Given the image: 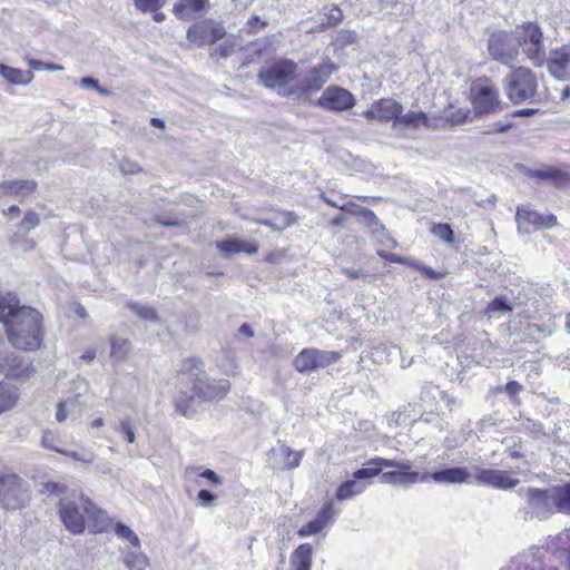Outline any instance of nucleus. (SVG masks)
<instances>
[{"mask_svg": "<svg viewBox=\"0 0 570 570\" xmlns=\"http://www.w3.org/2000/svg\"><path fill=\"white\" fill-rule=\"evenodd\" d=\"M128 308L141 321H157V312L151 306L130 303Z\"/></svg>", "mask_w": 570, "mask_h": 570, "instance_id": "obj_40", "label": "nucleus"}, {"mask_svg": "<svg viewBox=\"0 0 570 570\" xmlns=\"http://www.w3.org/2000/svg\"><path fill=\"white\" fill-rule=\"evenodd\" d=\"M114 531L119 539L127 541L134 549H140V540L131 528L122 522H116Z\"/></svg>", "mask_w": 570, "mask_h": 570, "instance_id": "obj_34", "label": "nucleus"}, {"mask_svg": "<svg viewBox=\"0 0 570 570\" xmlns=\"http://www.w3.org/2000/svg\"><path fill=\"white\" fill-rule=\"evenodd\" d=\"M402 111L403 107L401 104L393 99L384 98L375 101L363 115L367 119H375L380 121H389L391 119H395L396 125L397 118H400Z\"/></svg>", "mask_w": 570, "mask_h": 570, "instance_id": "obj_20", "label": "nucleus"}, {"mask_svg": "<svg viewBox=\"0 0 570 570\" xmlns=\"http://www.w3.org/2000/svg\"><path fill=\"white\" fill-rule=\"evenodd\" d=\"M334 517L333 505L331 502L324 504L322 509L318 511L317 517L315 518L317 521L321 522L323 528H325L330 521Z\"/></svg>", "mask_w": 570, "mask_h": 570, "instance_id": "obj_50", "label": "nucleus"}, {"mask_svg": "<svg viewBox=\"0 0 570 570\" xmlns=\"http://www.w3.org/2000/svg\"><path fill=\"white\" fill-rule=\"evenodd\" d=\"M518 41L519 48L522 47L527 58L535 67H540L546 60V48L543 45V33L539 26L528 22L515 29L513 33Z\"/></svg>", "mask_w": 570, "mask_h": 570, "instance_id": "obj_7", "label": "nucleus"}, {"mask_svg": "<svg viewBox=\"0 0 570 570\" xmlns=\"http://www.w3.org/2000/svg\"><path fill=\"white\" fill-rule=\"evenodd\" d=\"M129 350V341L125 338H115L111 341V355L121 360Z\"/></svg>", "mask_w": 570, "mask_h": 570, "instance_id": "obj_46", "label": "nucleus"}, {"mask_svg": "<svg viewBox=\"0 0 570 570\" xmlns=\"http://www.w3.org/2000/svg\"><path fill=\"white\" fill-rule=\"evenodd\" d=\"M82 510L86 513L91 531L101 533L108 531L112 525V520L107 512L97 507L91 499L81 494Z\"/></svg>", "mask_w": 570, "mask_h": 570, "instance_id": "obj_19", "label": "nucleus"}, {"mask_svg": "<svg viewBox=\"0 0 570 570\" xmlns=\"http://www.w3.org/2000/svg\"><path fill=\"white\" fill-rule=\"evenodd\" d=\"M474 471L476 482L482 485L508 490L519 484V480L512 478L508 471L482 468H475Z\"/></svg>", "mask_w": 570, "mask_h": 570, "instance_id": "obj_17", "label": "nucleus"}, {"mask_svg": "<svg viewBox=\"0 0 570 570\" xmlns=\"http://www.w3.org/2000/svg\"><path fill=\"white\" fill-rule=\"evenodd\" d=\"M444 118L453 125H460L465 121H471L473 119L472 112L466 108H458L450 107L444 111Z\"/></svg>", "mask_w": 570, "mask_h": 570, "instance_id": "obj_37", "label": "nucleus"}, {"mask_svg": "<svg viewBox=\"0 0 570 570\" xmlns=\"http://www.w3.org/2000/svg\"><path fill=\"white\" fill-rule=\"evenodd\" d=\"M13 181H3L0 184V197L13 195Z\"/></svg>", "mask_w": 570, "mask_h": 570, "instance_id": "obj_56", "label": "nucleus"}, {"mask_svg": "<svg viewBox=\"0 0 570 570\" xmlns=\"http://www.w3.org/2000/svg\"><path fill=\"white\" fill-rule=\"evenodd\" d=\"M120 169L124 174H136L140 170L139 166L136 163L129 160H122L120 163Z\"/></svg>", "mask_w": 570, "mask_h": 570, "instance_id": "obj_53", "label": "nucleus"}, {"mask_svg": "<svg viewBox=\"0 0 570 570\" xmlns=\"http://www.w3.org/2000/svg\"><path fill=\"white\" fill-rule=\"evenodd\" d=\"M471 102L475 116L497 112L501 109L499 91L487 78L478 79L472 83Z\"/></svg>", "mask_w": 570, "mask_h": 570, "instance_id": "obj_8", "label": "nucleus"}, {"mask_svg": "<svg viewBox=\"0 0 570 570\" xmlns=\"http://www.w3.org/2000/svg\"><path fill=\"white\" fill-rule=\"evenodd\" d=\"M13 181V195L26 197L32 194L37 188V183L31 179L27 180H12Z\"/></svg>", "mask_w": 570, "mask_h": 570, "instance_id": "obj_41", "label": "nucleus"}, {"mask_svg": "<svg viewBox=\"0 0 570 570\" xmlns=\"http://www.w3.org/2000/svg\"><path fill=\"white\" fill-rule=\"evenodd\" d=\"M124 563L129 570H145L148 567V559L139 549H135L126 552Z\"/></svg>", "mask_w": 570, "mask_h": 570, "instance_id": "obj_33", "label": "nucleus"}, {"mask_svg": "<svg viewBox=\"0 0 570 570\" xmlns=\"http://www.w3.org/2000/svg\"><path fill=\"white\" fill-rule=\"evenodd\" d=\"M316 105L330 111H344L354 107L355 98L348 90L342 87L330 86L316 100Z\"/></svg>", "mask_w": 570, "mask_h": 570, "instance_id": "obj_14", "label": "nucleus"}, {"mask_svg": "<svg viewBox=\"0 0 570 570\" xmlns=\"http://www.w3.org/2000/svg\"><path fill=\"white\" fill-rule=\"evenodd\" d=\"M179 373L186 376L187 382L193 383L194 395L187 396L181 392L176 397V410L184 416L195 413L193 406L195 397L200 400H215L224 397L230 389L227 380H212L205 375L204 364L199 358L189 357L181 362Z\"/></svg>", "mask_w": 570, "mask_h": 570, "instance_id": "obj_2", "label": "nucleus"}, {"mask_svg": "<svg viewBox=\"0 0 570 570\" xmlns=\"http://www.w3.org/2000/svg\"><path fill=\"white\" fill-rule=\"evenodd\" d=\"M535 75L528 68L519 67L504 79V90L513 104H521L532 99L537 94Z\"/></svg>", "mask_w": 570, "mask_h": 570, "instance_id": "obj_6", "label": "nucleus"}, {"mask_svg": "<svg viewBox=\"0 0 570 570\" xmlns=\"http://www.w3.org/2000/svg\"><path fill=\"white\" fill-rule=\"evenodd\" d=\"M518 494L527 502V508L523 510L524 520L533 518L544 520L557 512L551 487L548 489L520 488Z\"/></svg>", "mask_w": 570, "mask_h": 570, "instance_id": "obj_4", "label": "nucleus"}, {"mask_svg": "<svg viewBox=\"0 0 570 570\" xmlns=\"http://www.w3.org/2000/svg\"><path fill=\"white\" fill-rule=\"evenodd\" d=\"M0 75L8 82L13 85H28L33 79V73L31 71H22L6 65H0Z\"/></svg>", "mask_w": 570, "mask_h": 570, "instance_id": "obj_28", "label": "nucleus"}, {"mask_svg": "<svg viewBox=\"0 0 570 570\" xmlns=\"http://www.w3.org/2000/svg\"><path fill=\"white\" fill-rule=\"evenodd\" d=\"M313 547L309 543L298 546L291 556V566L295 570H311Z\"/></svg>", "mask_w": 570, "mask_h": 570, "instance_id": "obj_27", "label": "nucleus"}, {"mask_svg": "<svg viewBox=\"0 0 570 570\" xmlns=\"http://www.w3.org/2000/svg\"><path fill=\"white\" fill-rule=\"evenodd\" d=\"M41 314L30 306H18L11 294L0 304V322L7 328L9 342L20 350H35L42 341Z\"/></svg>", "mask_w": 570, "mask_h": 570, "instance_id": "obj_1", "label": "nucleus"}, {"mask_svg": "<svg viewBox=\"0 0 570 570\" xmlns=\"http://www.w3.org/2000/svg\"><path fill=\"white\" fill-rule=\"evenodd\" d=\"M167 0H132L135 8L145 13V12H156L158 11Z\"/></svg>", "mask_w": 570, "mask_h": 570, "instance_id": "obj_42", "label": "nucleus"}, {"mask_svg": "<svg viewBox=\"0 0 570 570\" xmlns=\"http://www.w3.org/2000/svg\"><path fill=\"white\" fill-rule=\"evenodd\" d=\"M321 198L327 205H330V206H332L334 208L347 212V213H350V214H352L354 216H358L362 213V210H363V207L358 206L354 202L346 200V202H344V204H338L337 200H333V199L328 198L324 193L321 194Z\"/></svg>", "mask_w": 570, "mask_h": 570, "instance_id": "obj_39", "label": "nucleus"}, {"mask_svg": "<svg viewBox=\"0 0 570 570\" xmlns=\"http://www.w3.org/2000/svg\"><path fill=\"white\" fill-rule=\"evenodd\" d=\"M372 235L374 240L387 248H393L395 246V242L385 233V229L382 225H379L372 230Z\"/></svg>", "mask_w": 570, "mask_h": 570, "instance_id": "obj_45", "label": "nucleus"}, {"mask_svg": "<svg viewBox=\"0 0 570 570\" xmlns=\"http://www.w3.org/2000/svg\"><path fill=\"white\" fill-rule=\"evenodd\" d=\"M208 8L207 0H179L175 3L173 12L179 19H191L195 13L205 11Z\"/></svg>", "mask_w": 570, "mask_h": 570, "instance_id": "obj_24", "label": "nucleus"}, {"mask_svg": "<svg viewBox=\"0 0 570 570\" xmlns=\"http://www.w3.org/2000/svg\"><path fill=\"white\" fill-rule=\"evenodd\" d=\"M529 178L547 180L554 187H564L570 183V174L551 166H544L539 169H530L527 173Z\"/></svg>", "mask_w": 570, "mask_h": 570, "instance_id": "obj_22", "label": "nucleus"}, {"mask_svg": "<svg viewBox=\"0 0 570 570\" xmlns=\"http://www.w3.org/2000/svg\"><path fill=\"white\" fill-rule=\"evenodd\" d=\"M397 124L406 128L416 129L421 126H428V117L422 111H409L404 116L397 118Z\"/></svg>", "mask_w": 570, "mask_h": 570, "instance_id": "obj_35", "label": "nucleus"}, {"mask_svg": "<svg viewBox=\"0 0 570 570\" xmlns=\"http://www.w3.org/2000/svg\"><path fill=\"white\" fill-rule=\"evenodd\" d=\"M323 529L324 528L321 524V522L317 521L316 519H314V520L309 521L308 523H306L305 525H303L298 530L297 534L301 538H306V537L320 533Z\"/></svg>", "mask_w": 570, "mask_h": 570, "instance_id": "obj_48", "label": "nucleus"}, {"mask_svg": "<svg viewBox=\"0 0 570 570\" xmlns=\"http://www.w3.org/2000/svg\"><path fill=\"white\" fill-rule=\"evenodd\" d=\"M518 229L529 234L540 228H552L557 226L558 220L553 214L542 215L532 210L529 206H520L515 216Z\"/></svg>", "mask_w": 570, "mask_h": 570, "instance_id": "obj_13", "label": "nucleus"}, {"mask_svg": "<svg viewBox=\"0 0 570 570\" xmlns=\"http://www.w3.org/2000/svg\"><path fill=\"white\" fill-rule=\"evenodd\" d=\"M225 35L226 31L224 27L212 20L200 21L190 27L187 31L188 40L197 46L215 43L223 39Z\"/></svg>", "mask_w": 570, "mask_h": 570, "instance_id": "obj_15", "label": "nucleus"}, {"mask_svg": "<svg viewBox=\"0 0 570 570\" xmlns=\"http://www.w3.org/2000/svg\"><path fill=\"white\" fill-rule=\"evenodd\" d=\"M377 254L381 256V257H384L385 259L390 261V262H394V263H402V259L396 255V254H389V255H385L383 254L382 250H377Z\"/></svg>", "mask_w": 570, "mask_h": 570, "instance_id": "obj_64", "label": "nucleus"}, {"mask_svg": "<svg viewBox=\"0 0 570 570\" xmlns=\"http://www.w3.org/2000/svg\"><path fill=\"white\" fill-rule=\"evenodd\" d=\"M360 220L366 224L368 227H377L380 224L376 215L371 210L363 208L362 213L357 216Z\"/></svg>", "mask_w": 570, "mask_h": 570, "instance_id": "obj_51", "label": "nucleus"}, {"mask_svg": "<svg viewBox=\"0 0 570 570\" xmlns=\"http://www.w3.org/2000/svg\"><path fill=\"white\" fill-rule=\"evenodd\" d=\"M216 246L219 249V252H222L225 255L236 253L254 254L258 249L255 243L246 242L237 237L218 242Z\"/></svg>", "mask_w": 570, "mask_h": 570, "instance_id": "obj_25", "label": "nucleus"}, {"mask_svg": "<svg viewBox=\"0 0 570 570\" xmlns=\"http://www.w3.org/2000/svg\"><path fill=\"white\" fill-rule=\"evenodd\" d=\"M441 400L446 404L449 410H452L453 406L456 405V400L453 396H451L444 392L441 393Z\"/></svg>", "mask_w": 570, "mask_h": 570, "instance_id": "obj_61", "label": "nucleus"}, {"mask_svg": "<svg viewBox=\"0 0 570 570\" xmlns=\"http://www.w3.org/2000/svg\"><path fill=\"white\" fill-rule=\"evenodd\" d=\"M383 468L411 469L412 463L409 460H387L384 458H374L365 463V466L354 472V479L361 481L379 475Z\"/></svg>", "mask_w": 570, "mask_h": 570, "instance_id": "obj_18", "label": "nucleus"}, {"mask_svg": "<svg viewBox=\"0 0 570 570\" xmlns=\"http://www.w3.org/2000/svg\"><path fill=\"white\" fill-rule=\"evenodd\" d=\"M337 70L338 67L328 60L322 65L312 67L299 79L295 80L294 85H291L289 94L301 99H308L309 96L318 91Z\"/></svg>", "mask_w": 570, "mask_h": 570, "instance_id": "obj_5", "label": "nucleus"}, {"mask_svg": "<svg viewBox=\"0 0 570 570\" xmlns=\"http://www.w3.org/2000/svg\"><path fill=\"white\" fill-rule=\"evenodd\" d=\"M430 480L438 483H465L469 481L470 473L464 468H450L442 471L429 473Z\"/></svg>", "mask_w": 570, "mask_h": 570, "instance_id": "obj_26", "label": "nucleus"}, {"mask_svg": "<svg viewBox=\"0 0 570 570\" xmlns=\"http://www.w3.org/2000/svg\"><path fill=\"white\" fill-rule=\"evenodd\" d=\"M19 394L16 386L0 383V414L11 410L18 402Z\"/></svg>", "mask_w": 570, "mask_h": 570, "instance_id": "obj_29", "label": "nucleus"}, {"mask_svg": "<svg viewBox=\"0 0 570 570\" xmlns=\"http://www.w3.org/2000/svg\"><path fill=\"white\" fill-rule=\"evenodd\" d=\"M512 311L511 305L505 301L503 296H497L494 299H492L487 308L485 314L489 317H493L497 314L501 313H510Z\"/></svg>", "mask_w": 570, "mask_h": 570, "instance_id": "obj_38", "label": "nucleus"}, {"mask_svg": "<svg viewBox=\"0 0 570 570\" xmlns=\"http://www.w3.org/2000/svg\"><path fill=\"white\" fill-rule=\"evenodd\" d=\"M80 402H79V394L69 397L62 402H60L57 406L56 412V420L58 422H65L70 415H72L76 412L80 413Z\"/></svg>", "mask_w": 570, "mask_h": 570, "instance_id": "obj_31", "label": "nucleus"}, {"mask_svg": "<svg viewBox=\"0 0 570 570\" xmlns=\"http://www.w3.org/2000/svg\"><path fill=\"white\" fill-rule=\"evenodd\" d=\"M283 258L282 252L271 253L266 256V261L269 263H278Z\"/></svg>", "mask_w": 570, "mask_h": 570, "instance_id": "obj_63", "label": "nucleus"}, {"mask_svg": "<svg viewBox=\"0 0 570 570\" xmlns=\"http://www.w3.org/2000/svg\"><path fill=\"white\" fill-rule=\"evenodd\" d=\"M504 390L511 395V396H515L521 390H522V386L515 382V381H511L509 382Z\"/></svg>", "mask_w": 570, "mask_h": 570, "instance_id": "obj_58", "label": "nucleus"}, {"mask_svg": "<svg viewBox=\"0 0 570 570\" xmlns=\"http://www.w3.org/2000/svg\"><path fill=\"white\" fill-rule=\"evenodd\" d=\"M488 52L493 60L512 67L519 57V41L513 32H493L488 40Z\"/></svg>", "mask_w": 570, "mask_h": 570, "instance_id": "obj_10", "label": "nucleus"}, {"mask_svg": "<svg viewBox=\"0 0 570 570\" xmlns=\"http://www.w3.org/2000/svg\"><path fill=\"white\" fill-rule=\"evenodd\" d=\"M297 65L291 60H281L263 69L258 73V80L267 88L277 89L282 95H291V86H286L294 79Z\"/></svg>", "mask_w": 570, "mask_h": 570, "instance_id": "obj_9", "label": "nucleus"}, {"mask_svg": "<svg viewBox=\"0 0 570 570\" xmlns=\"http://www.w3.org/2000/svg\"><path fill=\"white\" fill-rule=\"evenodd\" d=\"M53 442H55V436L51 434V433H46L43 436H42V445L47 449H50L53 451V449H57L55 445H53Z\"/></svg>", "mask_w": 570, "mask_h": 570, "instance_id": "obj_60", "label": "nucleus"}, {"mask_svg": "<svg viewBox=\"0 0 570 570\" xmlns=\"http://www.w3.org/2000/svg\"><path fill=\"white\" fill-rule=\"evenodd\" d=\"M411 469H399L397 471L383 472L381 478L382 482L406 488L417 482H426L430 480L429 473H422L410 471Z\"/></svg>", "mask_w": 570, "mask_h": 570, "instance_id": "obj_21", "label": "nucleus"}, {"mask_svg": "<svg viewBox=\"0 0 570 570\" xmlns=\"http://www.w3.org/2000/svg\"><path fill=\"white\" fill-rule=\"evenodd\" d=\"M82 87L98 88V81L91 77H85L80 80Z\"/></svg>", "mask_w": 570, "mask_h": 570, "instance_id": "obj_62", "label": "nucleus"}, {"mask_svg": "<svg viewBox=\"0 0 570 570\" xmlns=\"http://www.w3.org/2000/svg\"><path fill=\"white\" fill-rule=\"evenodd\" d=\"M233 48V46L224 43L215 49V53H218L220 57L226 58L232 53Z\"/></svg>", "mask_w": 570, "mask_h": 570, "instance_id": "obj_59", "label": "nucleus"}, {"mask_svg": "<svg viewBox=\"0 0 570 570\" xmlns=\"http://www.w3.org/2000/svg\"><path fill=\"white\" fill-rule=\"evenodd\" d=\"M202 476L207 479V480H209L210 482H213L216 485H220L222 484L220 478L213 470H209V469L205 470L202 473Z\"/></svg>", "mask_w": 570, "mask_h": 570, "instance_id": "obj_57", "label": "nucleus"}, {"mask_svg": "<svg viewBox=\"0 0 570 570\" xmlns=\"http://www.w3.org/2000/svg\"><path fill=\"white\" fill-rule=\"evenodd\" d=\"M41 492L59 498L58 514L67 531L76 535L83 533L86 529V513L82 510V493L78 497L75 493L67 495V485L53 481L43 483Z\"/></svg>", "mask_w": 570, "mask_h": 570, "instance_id": "obj_3", "label": "nucleus"}, {"mask_svg": "<svg viewBox=\"0 0 570 570\" xmlns=\"http://www.w3.org/2000/svg\"><path fill=\"white\" fill-rule=\"evenodd\" d=\"M279 455L283 458L284 468L287 470L295 469L299 465L301 460L304 455L303 451H294L287 445H281Z\"/></svg>", "mask_w": 570, "mask_h": 570, "instance_id": "obj_36", "label": "nucleus"}, {"mask_svg": "<svg viewBox=\"0 0 570 570\" xmlns=\"http://www.w3.org/2000/svg\"><path fill=\"white\" fill-rule=\"evenodd\" d=\"M242 217L244 219H250L256 224L267 226L273 230H283L288 226L297 223V217L292 212H278L276 213L275 218L273 220L250 216L249 214H243Z\"/></svg>", "mask_w": 570, "mask_h": 570, "instance_id": "obj_23", "label": "nucleus"}, {"mask_svg": "<svg viewBox=\"0 0 570 570\" xmlns=\"http://www.w3.org/2000/svg\"><path fill=\"white\" fill-rule=\"evenodd\" d=\"M547 66L553 78L570 80V43L550 50Z\"/></svg>", "mask_w": 570, "mask_h": 570, "instance_id": "obj_16", "label": "nucleus"}, {"mask_svg": "<svg viewBox=\"0 0 570 570\" xmlns=\"http://www.w3.org/2000/svg\"><path fill=\"white\" fill-rule=\"evenodd\" d=\"M366 489V484L358 482V480H348L343 482L335 494V498L340 501H344L353 498L356 494H361Z\"/></svg>", "mask_w": 570, "mask_h": 570, "instance_id": "obj_30", "label": "nucleus"}, {"mask_svg": "<svg viewBox=\"0 0 570 570\" xmlns=\"http://www.w3.org/2000/svg\"><path fill=\"white\" fill-rule=\"evenodd\" d=\"M53 451H56L60 454H63V455L72 459L73 461H79V462H82L86 464H90L95 460V455L92 453H79L76 451H68V450H62V449H53Z\"/></svg>", "mask_w": 570, "mask_h": 570, "instance_id": "obj_47", "label": "nucleus"}, {"mask_svg": "<svg viewBox=\"0 0 570 570\" xmlns=\"http://www.w3.org/2000/svg\"><path fill=\"white\" fill-rule=\"evenodd\" d=\"M557 511H570V483L551 487Z\"/></svg>", "mask_w": 570, "mask_h": 570, "instance_id": "obj_32", "label": "nucleus"}, {"mask_svg": "<svg viewBox=\"0 0 570 570\" xmlns=\"http://www.w3.org/2000/svg\"><path fill=\"white\" fill-rule=\"evenodd\" d=\"M431 233L448 244L453 243V230L448 224H434Z\"/></svg>", "mask_w": 570, "mask_h": 570, "instance_id": "obj_43", "label": "nucleus"}, {"mask_svg": "<svg viewBox=\"0 0 570 570\" xmlns=\"http://www.w3.org/2000/svg\"><path fill=\"white\" fill-rule=\"evenodd\" d=\"M28 495L22 481L17 475H0V501L7 509L21 508Z\"/></svg>", "mask_w": 570, "mask_h": 570, "instance_id": "obj_12", "label": "nucleus"}, {"mask_svg": "<svg viewBox=\"0 0 570 570\" xmlns=\"http://www.w3.org/2000/svg\"><path fill=\"white\" fill-rule=\"evenodd\" d=\"M39 223L40 219L38 214H36L32 210H29L21 220L20 226L23 228L26 233H29L30 230L36 228L39 225Z\"/></svg>", "mask_w": 570, "mask_h": 570, "instance_id": "obj_49", "label": "nucleus"}, {"mask_svg": "<svg viewBox=\"0 0 570 570\" xmlns=\"http://www.w3.org/2000/svg\"><path fill=\"white\" fill-rule=\"evenodd\" d=\"M328 19L333 21V23H338L343 19V12L337 7H332L328 11Z\"/></svg>", "mask_w": 570, "mask_h": 570, "instance_id": "obj_55", "label": "nucleus"}, {"mask_svg": "<svg viewBox=\"0 0 570 570\" xmlns=\"http://www.w3.org/2000/svg\"><path fill=\"white\" fill-rule=\"evenodd\" d=\"M340 358L341 354L338 352L304 348L294 358L293 365L297 372L307 373L334 364Z\"/></svg>", "mask_w": 570, "mask_h": 570, "instance_id": "obj_11", "label": "nucleus"}, {"mask_svg": "<svg viewBox=\"0 0 570 570\" xmlns=\"http://www.w3.org/2000/svg\"><path fill=\"white\" fill-rule=\"evenodd\" d=\"M197 498H198V501L200 502V504H203V505L210 504L215 499V497L207 490H200L198 492Z\"/></svg>", "mask_w": 570, "mask_h": 570, "instance_id": "obj_54", "label": "nucleus"}, {"mask_svg": "<svg viewBox=\"0 0 570 570\" xmlns=\"http://www.w3.org/2000/svg\"><path fill=\"white\" fill-rule=\"evenodd\" d=\"M32 372H33L32 366L30 364H27L21 370H19V368H10L8 375H10L12 377L21 379V377L30 376Z\"/></svg>", "mask_w": 570, "mask_h": 570, "instance_id": "obj_52", "label": "nucleus"}, {"mask_svg": "<svg viewBox=\"0 0 570 570\" xmlns=\"http://www.w3.org/2000/svg\"><path fill=\"white\" fill-rule=\"evenodd\" d=\"M115 431L124 434L128 443H134L136 440L135 430L129 417L122 419L116 426Z\"/></svg>", "mask_w": 570, "mask_h": 570, "instance_id": "obj_44", "label": "nucleus"}]
</instances>
